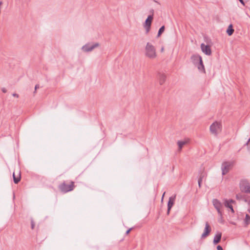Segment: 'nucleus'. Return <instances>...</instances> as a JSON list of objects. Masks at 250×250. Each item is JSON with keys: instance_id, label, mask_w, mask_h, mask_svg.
<instances>
[{"instance_id": "1", "label": "nucleus", "mask_w": 250, "mask_h": 250, "mask_svg": "<svg viewBox=\"0 0 250 250\" xmlns=\"http://www.w3.org/2000/svg\"><path fill=\"white\" fill-rule=\"evenodd\" d=\"M191 60L194 64L197 66L198 69L201 71H205L204 65L202 57L198 54H194L191 56Z\"/></svg>"}, {"instance_id": "2", "label": "nucleus", "mask_w": 250, "mask_h": 250, "mask_svg": "<svg viewBox=\"0 0 250 250\" xmlns=\"http://www.w3.org/2000/svg\"><path fill=\"white\" fill-rule=\"evenodd\" d=\"M145 55L151 59L156 57V52L155 47L150 43L147 42L145 47Z\"/></svg>"}, {"instance_id": "3", "label": "nucleus", "mask_w": 250, "mask_h": 250, "mask_svg": "<svg viewBox=\"0 0 250 250\" xmlns=\"http://www.w3.org/2000/svg\"><path fill=\"white\" fill-rule=\"evenodd\" d=\"M74 182L73 181L70 182L69 184L64 181L58 186L59 189L63 193H67L69 191H71L74 189Z\"/></svg>"}, {"instance_id": "4", "label": "nucleus", "mask_w": 250, "mask_h": 250, "mask_svg": "<svg viewBox=\"0 0 250 250\" xmlns=\"http://www.w3.org/2000/svg\"><path fill=\"white\" fill-rule=\"evenodd\" d=\"M222 125L220 123L215 122L210 126V131L212 134L217 136L221 131Z\"/></svg>"}, {"instance_id": "5", "label": "nucleus", "mask_w": 250, "mask_h": 250, "mask_svg": "<svg viewBox=\"0 0 250 250\" xmlns=\"http://www.w3.org/2000/svg\"><path fill=\"white\" fill-rule=\"evenodd\" d=\"M240 188L242 191L250 193V184L247 180H242L240 181Z\"/></svg>"}, {"instance_id": "6", "label": "nucleus", "mask_w": 250, "mask_h": 250, "mask_svg": "<svg viewBox=\"0 0 250 250\" xmlns=\"http://www.w3.org/2000/svg\"><path fill=\"white\" fill-rule=\"evenodd\" d=\"M99 46V43L97 42L93 44L88 43L82 46V50L84 52H89L92 51L93 49Z\"/></svg>"}, {"instance_id": "7", "label": "nucleus", "mask_w": 250, "mask_h": 250, "mask_svg": "<svg viewBox=\"0 0 250 250\" xmlns=\"http://www.w3.org/2000/svg\"><path fill=\"white\" fill-rule=\"evenodd\" d=\"M232 166V163L229 162H224L222 163L221 166V169L222 171V175L226 174L230 169Z\"/></svg>"}, {"instance_id": "8", "label": "nucleus", "mask_w": 250, "mask_h": 250, "mask_svg": "<svg viewBox=\"0 0 250 250\" xmlns=\"http://www.w3.org/2000/svg\"><path fill=\"white\" fill-rule=\"evenodd\" d=\"M212 203L214 208L216 209L219 216L222 218V212L221 210V208H222V203L218 199H213Z\"/></svg>"}, {"instance_id": "9", "label": "nucleus", "mask_w": 250, "mask_h": 250, "mask_svg": "<svg viewBox=\"0 0 250 250\" xmlns=\"http://www.w3.org/2000/svg\"><path fill=\"white\" fill-rule=\"evenodd\" d=\"M201 48L203 53L207 55H210L211 54V50L210 47L208 45H205L204 43L201 44Z\"/></svg>"}, {"instance_id": "10", "label": "nucleus", "mask_w": 250, "mask_h": 250, "mask_svg": "<svg viewBox=\"0 0 250 250\" xmlns=\"http://www.w3.org/2000/svg\"><path fill=\"white\" fill-rule=\"evenodd\" d=\"M175 198H176L175 194L171 196L169 198L168 203H167V214H169L171 208L172 207V206L174 205Z\"/></svg>"}, {"instance_id": "11", "label": "nucleus", "mask_w": 250, "mask_h": 250, "mask_svg": "<svg viewBox=\"0 0 250 250\" xmlns=\"http://www.w3.org/2000/svg\"><path fill=\"white\" fill-rule=\"evenodd\" d=\"M210 231H211L210 227L209 226L208 222H206V225H205V228L204 229V232L202 234V238H204L206 237L207 236H208L209 235Z\"/></svg>"}, {"instance_id": "12", "label": "nucleus", "mask_w": 250, "mask_h": 250, "mask_svg": "<svg viewBox=\"0 0 250 250\" xmlns=\"http://www.w3.org/2000/svg\"><path fill=\"white\" fill-rule=\"evenodd\" d=\"M158 75H159L158 79H159V83L161 85H162L165 83V82L166 81V76L164 74H161L160 73H159L158 74Z\"/></svg>"}, {"instance_id": "13", "label": "nucleus", "mask_w": 250, "mask_h": 250, "mask_svg": "<svg viewBox=\"0 0 250 250\" xmlns=\"http://www.w3.org/2000/svg\"><path fill=\"white\" fill-rule=\"evenodd\" d=\"M221 237V233H218L217 234H216L213 239V244L214 245L218 244L220 241Z\"/></svg>"}, {"instance_id": "14", "label": "nucleus", "mask_w": 250, "mask_h": 250, "mask_svg": "<svg viewBox=\"0 0 250 250\" xmlns=\"http://www.w3.org/2000/svg\"><path fill=\"white\" fill-rule=\"evenodd\" d=\"M153 19V15H149L147 19L145 21V24L146 25H151V23Z\"/></svg>"}, {"instance_id": "15", "label": "nucleus", "mask_w": 250, "mask_h": 250, "mask_svg": "<svg viewBox=\"0 0 250 250\" xmlns=\"http://www.w3.org/2000/svg\"><path fill=\"white\" fill-rule=\"evenodd\" d=\"M13 177L14 182L15 184H18L21 180V173L19 172L18 174V176L16 177L15 175V172H13Z\"/></svg>"}, {"instance_id": "16", "label": "nucleus", "mask_w": 250, "mask_h": 250, "mask_svg": "<svg viewBox=\"0 0 250 250\" xmlns=\"http://www.w3.org/2000/svg\"><path fill=\"white\" fill-rule=\"evenodd\" d=\"M224 205L226 208H229L231 210L232 213H234V210L233 209V207L230 204H229L228 200H225Z\"/></svg>"}, {"instance_id": "17", "label": "nucleus", "mask_w": 250, "mask_h": 250, "mask_svg": "<svg viewBox=\"0 0 250 250\" xmlns=\"http://www.w3.org/2000/svg\"><path fill=\"white\" fill-rule=\"evenodd\" d=\"M234 32V29H233L232 25L230 24L227 30V33L229 36H231Z\"/></svg>"}, {"instance_id": "18", "label": "nucleus", "mask_w": 250, "mask_h": 250, "mask_svg": "<svg viewBox=\"0 0 250 250\" xmlns=\"http://www.w3.org/2000/svg\"><path fill=\"white\" fill-rule=\"evenodd\" d=\"M165 30V26H162L159 29L158 33L157 36L159 37L161 36V35L164 32Z\"/></svg>"}, {"instance_id": "19", "label": "nucleus", "mask_w": 250, "mask_h": 250, "mask_svg": "<svg viewBox=\"0 0 250 250\" xmlns=\"http://www.w3.org/2000/svg\"><path fill=\"white\" fill-rule=\"evenodd\" d=\"M179 149H181L184 145L186 144L185 141H178L177 143Z\"/></svg>"}, {"instance_id": "20", "label": "nucleus", "mask_w": 250, "mask_h": 250, "mask_svg": "<svg viewBox=\"0 0 250 250\" xmlns=\"http://www.w3.org/2000/svg\"><path fill=\"white\" fill-rule=\"evenodd\" d=\"M244 195L239 193L236 195V198L237 200H243V199H244Z\"/></svg>"}, {"instance_id": "21", "label": "nucleus", "mask_w": 250, "mask_h": 250, "mask_svg": "<svg viewBox=\"0 0 250 250\" xmlns=\"http://www.w3.org/2000/svg\"><path fill=\"white\" fill-rule=\"evenodd\" d=\"M144 28H145V29L146 30V34H147L149 32V31H150V28H151V26L144 25Z\"/></svg>"}, {"instance_id": "22", "label": "nucleus", "mask_w": 250, "mask_h": 250, "mask_svg": "<svg viewBox=\"0 0 250 250\" xmlns=\"http://www.w3.org/2000/svg\"><path fill=\"white\" fill-rule=\"evenodd\" d=\"M205 176H206V173L203 172L200 173L199 179H201V181H202L203 179Z\"/></svg>"}, {"instance_id": "23", "label": "nucleus", "mask_w": 250, "mask_h": 250, "mask_svg": "<svg viewBox=\"0 0 250 250\" xmlns=\"http://www.w3.org/2000/svg\"><path fill=\"white\" fill-rule=\"evenodd\" d=\"M245 221L247 223H248L250 222V216L248 214H246V218H245Z\"/></svg>"}, {"instance_id": "24", "label": "nucleus", "mask_w": 250, "mask_h": 250, "mask_svg": "<svg viewBox=\"0 0 250 250\" xmlns=\"http://www.w3.org/2000/svg\"><path fill=\"white\" fill-rule=\"evenodd\" d=\"M40 85L39 84H36L35 86V91L34 92V94H35L36 93V90L37 89L39 88Z\"/></svg>"}, {"instance_id": "25", "label": "nucleus", "mask_w": 250, "mask_h": 250, "mask_svg": "<svg viewBox=\"0 0 250 250\" xmlns=\"http://www.w3.org/2000/svg\"><path fill=\"white\" fill-rule=\"evenodd\" d=\"M202 182V181H201V179H198V186L199 188H201V183Z\"/></svg>"}, {"instance_id": "26", "label": "nucleus", "mask_w": 250, "mask_h": 250, "mask_svg": "<svg viewBox=\"0 0 250 250\" xmlns=\"http://www.w3.org/2000/svg\"><path fill=\"white\" fill-rule=\"evenodd\" d=\"M35 224L33 220L31 221V229H34Z\"/></svg>"}, {"instance_id": "27", "label": "nucleus", "mask_w": 250, "mask_h": 250, "mask_svg": "<svg viewBox=\"0 0 250 250\" xmlns=\"http://www.w3.org/2000/svg\"><path fill=\"white\" fill-rule=\"evenodd\" d=\"M219 222H221L222 223H223L224 222V220L223 219V215L222 216V218L220 217V216H219Z\"/></svg>"}, {"instance_id": "28", "label": "nucleus", "mask_w": 250, "mask_h": 250, "mask_svg": "<svg viewBox=\"0 0 250 250\" xmlns=\"http://www.w3.org/2000/svg\"><path fill=\"white\" fill-rule=\"evenodd\" d=\"M132 229V228H130L129 229H128V230H127V231H126L125 232V234L127 235V234H128L130 232V231Z\"/></svg>"}, {"instance_id": "29", "label": "nucleus", "mask_w": 250, "mask_h": 250, "mask_svg": "<svg viewBox=\"0 0 250 250\" xmlns=\"http://www.w3.org/2000/svg\"><path fill=\"white\" fill-rule=\"evenodd\" d=\"M217 250H223L222 247L220 245H218L217 246Z\"/></svg>"}, {"instance_id": "30", "label": "nucleus", "mask_w": 250, "mask_h": 250, "mask_svg": "<svg viewBox=\"0 0 250 250\" xmlns=\"http://www.w3.org/2000/svg\"><path fill=\"white\" fill-rule=\"evenodd\" d=\"M1 90L3 93H6L7 92L6 89L4 87L2 88Z\"/></svg>"}, {"instance_id": "31", "label": "nucleus", "mask_w": 250, "mask_h": 250, "mask_svg": "<svg viewBox=\"0 0 250 250\" xmlns=\"http://www.w3.org/2000/svg\"><path fill=\"white\" fill-rule=\"evenodd\" d=\"M13 96L14 97H17V98H18L19 97V95L16 94V93H13L12 94Z\"/></svg>"}, {"instance_id": "32", "label": "nucleus", "mask_w": 250, "mask_h": 250, "mask_svg": "<svg viewBox=\"0 0 250 250\" xmlns=\"http://www.w3.org/2000/svg\"><path fill=\"white\" fill-rule=\"evenodd\" d=\"M229 201V204H231V203H233L235 202V201L233 200L232 199H230L228 200Z\"/></svg>"}, {"instance_id": "33", "label": "nucleus", "mask_w": 250, "mask_h": 250, "mask_svg": "<svg viewBox=\"0 0 250 250\" xmlns=\"http://www.w3.org/2000/svg\"><path fill=\"white\" fill-rule=\"evenodd\" d=\"M239 1L240 2L241 4H242L243 5H245V3L243 0H239Z\"/></svg>"}, {"instance_id": "34", "label": "nucleus", "mask_w": 250, "mask_h": 250, "mask_svg": "<svg viewBox=\"0 0 250 250\" xmlns=\"http://www.w3.org/2000/svg\"><path fill=\"white\" fill-rule=\"evenodd\" d=\"M249 144H250V138L248 140V142L246 143L245 145L248 146Z\"/></svg>"}, {"instance_id": "35", "label": "nucleus", "mask_w": 250, "mask_h": 250, "mask_svg": "<svg viewBox=\"0 0 250 250\" xmlns=\"http://www.w3.org/2000/svg\"><path fill=\"white\" fill-rule=\"evenodd\" d=\"M242 201H244V202H248V200L247 199H246L245 196H244V199H243V200H242Z\"/></svg>"}, {"instance_id": "36", "label": "nucleus", "mask_w": 250, "mask_h": 250, "mask_svg": "<svg viewBox=\"0 0 250 250\" xmlns=\"http://www.w3.org/2000/svg\"><path fill=\"white\" fill-rule=\"evenodd\" d=\"M249 204H250V201H249ZM248 211H249V213H250V209H249L248 210Z\"/></svg>"}, {"instance_id": "37", "label": "nucleus", "mask_w": 250, "mask_h": 250, "mask_svg": "<svg viewBox=\"0 0 250 250\" xmlns=\"http://www.w3.org/2000/svg\"><path fill=\"white\" fill-rule=\"evenodd\" d=\"M165 194V192L163 193V196H162V199H163V197H164V196Z\"/></svg>"}, {"instance_id": "38", "label": "nucleus", "mask_w": 250, "mask_h": 250, "mask_svg": "<svg viewBox=\"0 0 250 250\" xmlns=\"http://www.w3.org/2000/svg\"><path fill=\"white\" fill-rule=\"evenodd\" d=\"M163 50H164V48H162L161 51H163Z\"/></svg>"}]
</instances>
